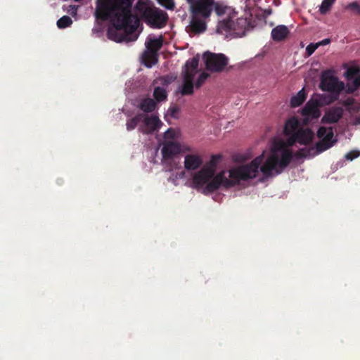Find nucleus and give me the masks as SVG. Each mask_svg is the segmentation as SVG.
<instances>
[{
  "label": "nucleus",
  "mask_w": 360,
  "mask_h": 360,
  "mask_svg": "<svg viewBox=\"0 0 360 360\" xmlns=\"http://www.w3.org/2000/svg\"><path fill=\"white\" fill-rule=\"evenodd\" d=\"M292 158L291 150L285 148L281 150V158L276 149L264 161V153L256 157L250 164L234 167L229 171V178L226 172L221 171L217 174L216 168L221 159L220 155H213L210 161L192 179L194 188L202 190L205 195L211 194L219 188H230L240 184L241 181H248L255 178L259 170L266 178L271 176L272 172L281 174L288 166Z\"/></svg>",
  "instance_id": "nucleus-1"
},
{
  "label": "nucleus",
  "mask_w": 360,
  "mask_h": 360,
  "mask_svg": "<svg viewBox=\"0 0 360 360\" xmlns=\"http://www.w3.org/2000/svg\"><path fill=\"white\" fill-rule=\"evenodd\" d=\"M133 2L134 0H96V18L111 24L107 30L108 39L116 42L136 41L139 18L153 28L165 26L167 13L156 8L151 1L139 0L134 7L135 15L131 12Z\"/></svg>",
  "instance_id": "nucleus-2"
},
{
  "label": "nucleus",
  "mask_w": 360,
  "mask_h": 360,
  "mask_svg": "<svg viewBox=\"0 0 360 360\" xmlns=\"http://www.w3.org/2000/svg\"><path fill=\"white\" fill-rule=\"evenodd\" d=\"M319 87L322 91L330 93L327 101V103H330L338 99L345 88V84L331 70H327L321 73Z\"/></svg>",
  "instance_id": "nucleus-3"
},
{
  "label": "nucleus",
  "mask_w": 360,
  "mask_h": 360,
  "mask_svg": "<svg viewBox=\"0 0 360 360\" xmlns=\"http://www.w3.org/2000/svg\"><path fill=\"white\" fill-rule=\"evenodd\" d=\"M206 69L215 72H221L228 64V58L223 53L205 52L203 54Z\"/></svg>",
  "instance_id": "nucleus-4"
},
{
  "label": "nucleus",
  "mask_w": 360,
  "mask_h": 360,
  "mask_svg": "<svg viewBox=\"0 0 360 360\" xmlns=\"http://www.w3.org/2000/svg\"><path fill=\"white\" fill-rule=\"evenodd\" d=\"M219 27L226 32H232L233 34L242 37L245 34L248 22L247 20L243 18H237L236 20L228 18L220 22Z\"/></svg>",
  "instance_id": "nucleus-5"
},
{
  "label": "nucleus",
  "mask_w": 360,
  "mask_h": 360,
  "mask_svg": "<svg viewBox=\"0 0 360 360\" xmlns=\"http://www.w3.org/2000/svg\"><path fill=\"white\" fill-rule=\"evenodd\" d=\"M214 0H197L191 11L193 15L207 18L213 11Z\"/></svg>",
  "instance_id": "nucleus-6"
},
{
  "label": "nucleus",
  "mask_w": 360,
  "mask_h": 360,
  "mask_svg": "<svg viewBox=\"0 0 360 360\" xmlns=\"http://www.w3.org/2000/svg\"><path fill=\"white\" fill-rule=\"evenodd\" d=\"M143 124L139 128V131L144 134H150L157 131L162 124L158 117L152 115L150 116L143 114Z\"/></svg>",
  "instance_id": "nucleus-7"
},
{
  "label": "nucleus",
  "mask_w": 360,
  "mask_h": 360,
  "mask_svg": "<svg viewBox=\"0 0 360 360\" xmlns=\"http://www.w3.org/2000/svg\"><path fill=\"white\" fill-rule=\"evenodd\" d=\"M313 137L314 133L311 129L300 128L297 132L288 137V143L290 146H292L295 143L307 145L311 141Z\"/></svg>",
  "instance_id": "nucleus-8"
},
{
  "label": "nucleus",
  "mask_w": 360,
  "mask_h": 360,
  "mask_svg": "<svg viewBox=\"0 0 360 360\" xmlns=\"http://www.w3.org/2000/svg\"><path fill=\"white\" fill-rule=\"evenodd\" d=\"M181 152L180 145L174 141H166L162 148V159L165 162L172 160Z\"/></svg>",
  "instance_id": "nucleus-9"
},
{
  "label": "nucleus",
  "mask_w": 360,
  "mask_h": 360,
  "mask_svg": "<svg viewBox=\"0 0 360 360\" xmlns=\"http://www.w3.org/2000/svg\"><path fill=\"white\" fill-rule=\"evenodd\" d=\"M207 25L204 18L192 15L190 25L186 27V31L190 34H199L206 30Z\"/></svg>",
  "instance_id": "nucleus-10"
},
{
  "label": "nucleus",
  "mask_w": 360,
  "mask_h": 360,
  "mask_svg": "<svg viewBox=\"0 0 360 360\" xmlns=\"http://www.w3.org/2000/svg\"><path fill=\"white\" fill-rule=\"evenodd\" d=\"M343 110L341 107H333L326 111L321 118L323 123H336L342 117Z\"/></svg>",
  "instance_id": "nucleus-11"
},
{
  "label": "nucleus",
  "mask_w": 360,
  "mask_h": 360,
  "mask_svg": "<svg viewBox=\"0 0 360 360\" xmlns=\"http://www.w3.org/2000/svg\"><path fill=\"white\" fill-rule=\"evenodd\" d=\"M202 165V159L198 154H188L184 158V167L188 171L196 170Z\"/></svg>",
  "instance_id": "nucleus-12"
},
{
  "label": "nucleus",
  "mask_w": 360,
  "mask_h": 360,
  "mask_svg": "<svg viewBox=\"0 0 360 360\" xmlns=\"http://www.w3.org/2000/svg\"><path fill=\"white\" fill-rule=\"evenodd\" d=\"M333 131H330L326 138L325 137V139H321L316 143V148L319 153L329 149L334 145L337 141L335 139H333Z\"/></svg>",
  "instance_id": "nucleus-13"
},
{
  "label": "nucleus",
  "mask_w": 360,
  "mask_h": 360,
  "mask_svg": "<svg viewBox=\"0 0 360 360\" xmlns=\"http://www.w3.org/2000/svg\"><path fill=\"white\" fill-rule=\"evenodd\" d=\"M290 31L287 26L281 25L273 28L271 30V38L275 41L284 40L288 36Z\"/></svg>",
  "instance_id": "nucleus-14"
},
{
  "label": "nucleus",
  "mask_w": 360,
  "mask_h": 360,
  "mask_svg": "<svg viewBox=\"0 0 360 360\" xmlns=\"http://www.w3.org/2000/svg\"><path fill=\"white\" fill-rule=\"evenodd\" d=\"M302 114L304 116L311 118H318L320 115V111L316 103L309 101L302 110Z\"/></svg>",
  "instance_id": "nucleus-15"
},
{
  "label": "nucleus",
  "mask_w": 360,
  "mask_h": 360,
  "mask_svg": "<svg viewBox=\"0 0 360 360\" xmlns=\"http://www.w3.org/2000/svg\"><path fill=\"white\" fill-rule=\"evenodd\" d=\"M299 127L300 122L298 119L296 117H292L287 120V121L285 122L283 129L284 134L290 137L293 134L297 132V131L299 129Z\"/></svg>",
  "instance_id": "nucleus-16"
},
{
  "label": "nucleus",
  "mask_w": 360,
  "mask_h": 360,
  "mask_svg": "<svg viewBox=\"0 0 360 360\" xmlns=\"http://www.w3.org/2000/svg\"><path fill=\"white\" fill-rule=\"evenodd\" d=\"M162 43L163 38L161 36L158 39L148 38L145 44L147 48L146 51L157 53L158 51L162 48Z\"/></svg>",
  "instance_id": "nucleus-17"
},
{
  "label": "nucleus",
  "mask_w": 360,
  "mask_h": 360,
  "mask_svg": "<svg viewBox=\"0 0 360 360\" xmlns=\"http://www.w3.org/2000/svg\"><path fill=\"white\" fill-rule=\"evenodd\" d=\"M156 102L153 99L148 98L141 101L139 108L144 112H152L156 108Z\"/></svg>",
  "instance_id": "nucleus-18"
},
{
  "label": "nucleus",
  "mask_w": 360,
  "mask_h": 360,
  "mask_svg": "<svg viewBox=\"0 0 360 360\" xmlns=\"http://www.w3.org/2000/svg\"><path fill=\"white\" fill-rule=\"evenodd\" d=\"M144 65L148 68H151L158 62V53L146 51L142 56Z\"/></svg>",
  "instance_id": "nucleus-19"
},
{
  "label": "nucleus",
  "mask_w": 360,
  "mask_h": 360,
  "mask_svg": "<svg viewBox=\"0 0 360 360\" xmlns=\"http://www.w3.org/2000/svg\"><path fill=\"white\" fill-rule=\"evenodd\" d=\"M306 94L304 89H301L297 95L292 96L290 99V105L292 108H296L301 105L306 100Z\"/></svg>",
  "instance_id": "nucleus-20"
},
{
  "label": "nucleus",
  "mask_w": 360,
  "mask_h": 360,
  "mask_svg": "<svg viewBox=\"0 0 360 360\" xmlns=\"http://www.w3.org/2000/svg\"><path fill=\"white\" fill-rule=\"evenodd\" d=\"M143 113H139L130 120H128L126 124L127 129L131 131L134 129L137 125L142 122Z\"/></svg>",
  "instance_id": "nucleus-21"
},
{
  "label": "nucleus",
  "mask_w": 360,
  "mask_h": 360,
  "mask_svg": "<svg viewBox=\"0 0 360 360\" xmlns=\"http://www.w3.org/2000/svg\"><path fill=\"white\" fill-rule=\"evenodd\" d=\"M153 96L157 101L160 102L167 98V94L164 88L157 86L154 89Z\"/></svg>",
  "instance_id": "nucleus-22"
},
{
  "label": "nucleus",
  "mask_w": 360,
  "mask_h": 360,
  "mask_svg": "<svg viewBox=\"0 0 360 360\" xmlns=\"http://www.w3.org/2000/svg\"><path fill=\"white\" fill-rule=\"evenodd\" d=\"M72 24V20L71 18L68 15H64L61 17L57 21V26L60 29H64L70 27Z\"/></svg>",
  "instance_id": "nucleus-23"
},
{
  "label": "nucleus",
  "mask_w": 360,
  "mask_h": 360,
  "mask_svg": "<svg viewBox=\"0 0 360 360\" xmlns=\"http://www.w3.org/2000/svg\"><path fill=\"white\" fill-rule=\"evenodd\" d=\"M336 0H323L319 7V11L321 14L327 13L331 8L333 4Z\"/></svg>",
  "instance_id": "nucleus-24"
},
{
  "label": "nucleus",
  "mask_w": 360,
  "mask_h": 360,
  "mask_svg": "<svg viewBox=\"0 0 360 360\" xmlns=\"http://www.w3.org/2000/svg\"><path fill=\"white\" fill-rule=\"evenodd\" d=\"M228 8L229 7L226 5L219 1H214V4L213 5V9H214L215 13L218 15H224L227 11Z\"/></svg>",
  "instance_id": "nucleus-25"
},
{
  "label": "nucleus",
  "mask_w": 360,
  "mask_h": 360,
  "mask_svg": "<svg viewBox=\"0 0 360 360\" xmlns=\"http://www.w3.org/2000/svg\"><path fill=\"white\" fill-rule=\"evenodd\" d=\"M193 93V83L184 82L181 94L182 95H191Z\"/></svg>",
  "instance_id": "nucleus-26"
},
{
  "label": "nucleus",
  "mask_w": 360,
  "mask_h": 360,
  "mask_svg": "<svg viewBox=\"0 0 360 360\" xmlns=\"http://www.w3.org/2000/svg\"><path fill=\"white\" fill-rule=\"evenodd\" d=\"M359 72H360V69L359 68L351 67L347 70V71L345 72V76L347 79H352L354 78L355 77H356L359 75Z\"/></svg>",
  "instance_id": "nucleus-27"
},
{
  "label": "nucleus",
  "mask_w": 360,
  "mask_h": 360,
  "mask_svg": "<svg viewBox=\"0 0 360 360\" xmlns=\"http://www.w3.org/2000/svg\"><path fill=\"white\" fill-rule=\"evenodd\" d=\"M185 66L186 70H189L190 71H195L196 72L197 68L198 67V59L193 58L191 60H188L186 63Z\"/></svg>",
  "instance_id": "nucleus-28"
},
{
  "label": "nucleus",
  "mask_w": 360,
  "mask_h": 360,
  "mask_svg": "<svg viewBox=\"0 0 360 360\" xmlns=\"http://www.w3.org/2000/svg\"><path fill=\"white\" fill-rule=\"evenodd\" d=\"M330 131H333L332 127H320L317 131V136L321 139H325L328 135Z\"/></svg>",
  "instance_id": "nucleus-29"
},
{
  "label": "nucleus",
  "mask_w": 360,
  "mask_h": 360,
  "mask_svg": "<svg viewBox=\"0 0 360 360\" xmlns=\"http://www.w3.org/2000/svg\"><path fill=\"white\" fill-rule=\"evenodd\" d=\"M158 2L168 10H174L175 4L174 0H157Z\"/></svg>",
  "instance_id": "nucleus-30"
},
{
  "label": "nucleus",
  "mask_w": 360,
  "mask_h": 360,
  "mask_svg": "<svg viewBox=\"0 0 360 360\" xmlns=\"http://www.w3.org/2000/svg\"><path fill=\"white\" fill-rule=\"evenodd\" d=\"M195 73L196 72L195 71H190L189 70H186L184 77V82L193 83L194 76Z\"/></svg>",
  "instance_id": "nucleus-31"
},
{
  "label": "nucleus",
  "mask_w": 360,
  "mask_h": 360,
  "mask_svg": "<svg viewBox=\"0 0 360 360\" xmlns=\"http://www.w3.org/2000/svg\"><path fill=\"white\" fill-rule=\"evenodd\" d=\"M210 77V75L207 72H202L199 77L198 78L197 81H196V83H195V86L197 88H199L203 84L204 82H205V80Z\"/></svg>",
  "instance_id": "nucleus-32"
},
{
  "label": "nucleus",
  "mask_w": 360,
  "mask_h": 360,
  "mask_svg": "<svg viewBox=\"0 0 360 360\" xmlns=\"http://www.w3.org/2000/svg\"><path fill=\"white\" fill-rule=\"evenodd\" d=\"M359 155L360 153L358 150H351L345 155V158L346 160L352 161L354 159L358 158Z\"/></svg>",
  "instance_id": "nucleus-33"
},
{
  "label": "nucleus",
  "mask_w": 360,
  "mask_h": 360,
  "mask_svg": "<svg viewBox=\"0 0 360 360\" xmlns=\"http://www.w3.org/2000/svg\"><path fill=\"white\" fill-rule=\"evenodd\" d=\"M347 8L355 12L357 15H360V4L357 2L354 1L349 4Z\"/></svg>",
  "instance_id": "nucleus-34"
},
{
  "label": "nucleus",
  "mask_w": 360,
  "mask_h": 360,
  "mask_svg": "<svg viewBox=\"0 0 360 360\" xmlns=\"http://www.w3.org/2000/svg\"><path fill=\"white\" fill-rule=\"evenodd\" d=\"M319 44L311 43L306 48V52L308 56H311L314 53V52L318 49Z\"/></svg>",
  "instance_id": "nucleus-35"
},
{
  "label": "nucleus",
  "mask_w": 360,
  "mask_h": 360,
  "mask_svg": "<svg viewBox=\"0 0 360 360\" xmlns=\"http://www.w3.org/2000/svg\"><path fill=\"white\" fill-rule=\"evenodd\" d=\"M166 139H174L175 137V131L172 129H167L165 133Z\"/></svg>",
  "instance_id": "nucleus-36"
},
{
  "label": "nucleus",
  "mask_w": 360,
  "mask_h": 360,
  "mask_svg": "<svg viewBox=\"0 0 360 360\" xmlns=\"http://www.w3.org/2000/svg\"><path fill=\"white\" fill-rule=\"evenodd\" d=\"M354 90L358 89L360 86V75H357L353 82Z\"/></svg>",
  "instance_id": "nucleus-37"
},
{
  "label": "nucleus",
  "mask_w": 360,
  "mask_h": 360,
  "mask_svg": "<svg viewBox=\"0 0 360 360\" xmlns=\"http://www.w3.org/2000/svg\"><path fill=\"white\" fill-rule=\"evenodd\" d=\"M169 110L170 112L171 116L173 117H175L179 111V108L176 106H174V107L170 108Z\"/></svg>",
  "instance_id": "nucleus-38"
},
{
  "label": "nucleus",
  "mask_w": 360,
  "mask_h": 360,
  "mask_svg": "<svg viewBox=\"0 0 360 360\" xmlns=\"http://www.w3.org/2000/svg\"><path fill=\"white\" fill-rule=\"evenodd\" d=\"M330 42V39H323L322 41H321L320 42H319L317 44H319V46L321 45H322V46L327 45Z\"/></svg>",
  "instance_id": "nucleus-39"
}]
</instances>
